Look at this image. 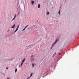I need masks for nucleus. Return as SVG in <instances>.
Wrapping results in <instances>:
<instances>
[{"label":"nucleus","instance_id":"obj_2","mask_svg":"<svg viewBox=\"0 0 79 79\" xmlns=\"http://www.w3.org/2000/svg\"><path fill=\"white\" fill-rule=\"evenodd\" d=\"M19 25L17 27L16 30L15 31H14V32H16V31H18V29H19Z\"/></svg>","mask_w":79,"mask_h":79},{"label":"nucleus","instance_id":"obj_5","mask_svg":"<svg viewBox=\"0 0 79 79\" xmlns=\"http://www.w3.org/2000/svg\"><path fill=\"white\" fill-rule=\"evenodd\" d=\"M26 59H25V58H24L22 60V63H24V61H25V60Z\"/></svg>","mask_w":79,"mask_h":79},{"label":"nucleus","instance_id":"obj_14","mask_svg":"<svg viewBox=\"0 0 79 79\" xmlns=\"http://www.w3.org/2000/svg\"><path fill=\"white\" fill-rule=\"evenodd\" d=\"M15 19V18L14 17L12 20V21L13 20H14V19Z\"/></svg>","mask_w":79,"mask_h":79},{"label":"nucleus","instance_id":"obj_4","mask_svg":"<svg viewBox=\"0 0 79 79\" xmlns=\"http://www.w3.org/2000/svg\"><path fill=\"white\" fill-rule=\"evenodd\" d=\"M31 4H32V5H34V3H35L34 1H31Z\"/></svg>","mask_w":79,"mask_h":79},{"label":"nucleus","instance_id":"obj_8","mask_svg":"<svg viewBox=\"0 0 79 79\" xmlns=\"http://www.w3.org/2000/svg\"><path fill=\"white\" fill-rule=\"evenodd\" d=\"M32 65L33 68H34V64H32Z\"/></svg>","mask_w":79,"mask_h":79},{"label":"nucleus","instance_id":"obj_21","mask_svg":"<svg viewBox=\"0 0 79 79\" xmlns=\"http://www.w3.org/2000/svg\"><path fill=\"white\" fill-rule=\"evenodd\" d=\"M31 46H29V47H31Z\"/></svg>","mask_w":79,"mask_h":79},{"label":"nucleus","instance_id":"obj_17","mask_svg":"<svg viewBox=\"0 0 79 79\" xmlns=\"http://www.w3.org/2000/svg\"><path fill=\"white\" fill-rule=\"evenodd\" d=\"M20 66V65H19V68H21V66Z\"/></svg>","mask_w":79,"mask_h":79},{"label":"nucleus","instance_id":"obj_25","mask_svg":"<svg viewBox=\"0 0 79 79\" xmlns=\"http://www.w3.org/2000/svg\"><path fill=\"white\" fill-rule=\"evenodd\" d=\"M28 29H29V28H28Z\"/></svg>","mask_w":79,"mask_h":79},{"label":"nucleus","instance_id":"obj_15","mask_svg":"<svg viewBox=\"0 0 79 79\" xmlns=\"http://www.w3.org/2000/svg\"><path fill=\"white\" fill-rule=\"evenodd\" d=\"M16 14H15V17H15V18H16Z\"/></svg>","mask_w":79,"mask_h":79},{"label":"nucleus","instance_id":"obj_11","mask_svg":"<svg viewBox=\"0 0 79 79\" xmlns=\"http://www.w3.org/2000/svg\"><path fill=\"white\" fill-rule=\"evenodd\" d=\"M59 13V15H60V10L59 11V13Z\"/></svg>","mask_w":79,"mask_h":79},{"label":"nucleus","instance_id":"obj_27","mask_svg":"<svg viewBox=\"0 0 79 79\" xmlns=\"http://www.w3.org/2000/svg\"><path fill=\"white\" fill-rule=\"evenodd\" d=\"M7 31H9V30H8Z\"/></svg>","mask_w":79,"mask_h":79},{"label":"nucleus","instance_id":"obj_26","mask_svg":"<svg viewBox=\"0 0 79 79\" xmlns=\"http://www.w3.org/2000/svg\"><path fill=\"white\" fill-rule=\"evenodd\" d=\"M38 22H39V21H38V20L37 21Z\"/></svg>","mask_w":79,"mask_h":79},{"label":"nucleus","instance_id":"obj_9","mask_svg":"<svg viewBox=\"0 0 79 79\" xmlns=\"http://www.w3.org/2000/svg\"><path fill=\"white\" fill-rule=\"evenodd\" d=\"M33 73H31V75L30 76V77H31V76H32V74H33Z\"/></svg>","mask_w":79,"mask_h":79},{"label":"nucleus","instance_id":"obj_24","mask_svg":"<svg viewBox=\"0 0 79 79\" xmlns=\"http://www.w3.org/2000/svg\"><path fill=\"white\" fill-rule=\"evenodd\" d=\"M7 79H9V78H7Z\"/></svg>","mask_w":79,"mask_h":79},{"label":"nucleus","instance_id":"obj_10","mask_svg":"<svg viewBox=\"0 0 79 79\" xmlns=\"http://www.w3.org/2000/svg\"><path fill=\"white\" fill-rule=\"evenodd\" d=\"M17 70H18V69H16L15 70V73H16L17 72Z\"/></svg>","mask_w":79,"mask_h":79},{"label":"nucleus","instance_id":"obj_22","mask_svg":"<svg viewBox=\"0 0 79 79\" xmlns=\"http://www.w3.org/2000/svg\"><path fill=\"white\" fill-rule=\"evenodd\" d=\"M19 13H20V12L19 11V13H18V14H19Z\"/></svg>","mask_w":79,"mask_h":79},{"label":"nucleus","instance_id":"obj_13","mask_svg":"<svg viewBox=\"0 0 79 79\" xmlns=\"http://www.w3.org/2000/svg\"><path fill=\"white\" fill-rule=\"evenodd\" d=\"M23 62H22L21 63V66H23Z\"/></svg>","mask_w":79,"mask_h":79},{"label":"nucleus","instance_id":"obj_23","mask_svg":"<svg viewBox=\"0 0 79 79\" xmlns=\"http://www.w3.org/2000/svg\"><path fill=\"white\" fill-rule=\"evenodd\" d=\"M60 54H61V53H60L59 55H60Z\"/></svg>","mask_w":79,"mask_h":79},{"label":"nucleus","instance_id":"obj_20","mask_svg":"<svg viewBox=\"0 0 79 79\" xmlns=\"http://www.w3.org/2000/svg\"><path fill=\"white\" fill-rule=\"evenodd\" d=\"M24 30H25V29H24V28L23 29V30H22V31H24Z\"/></svg>","mask_w":79,"mask_h":79},{"label":"nucleus","instance_id":"obj_12","mask_svg":"<svg viewBox=\"0 0 79 79\" xmlns=\"http://www.w3.org/2000/svg\"><path fill=\"white\" fill-rule=\"evenodd\" d=\"M27 26H28V25H27L25 27V28H24V29H26V27H27Z\"/></svg>","mask_w":79,"mask_h":79},{"label":"nucleus","instance_id":"obj_3","mask_svg":"<svg viewBox=\"0 0 79 79\" xmlns=\"http://www.w3.org/2000/svg\"><path fill=\"white\" fill-rule=\"evenodd\" d=\"M57 41H58V40H57V39L56 40L55 42L52 44V47L51 48V49H52V48L53 47V46L54 45V44H56V42H57Z\"/></svg>","mask_w":79,"mask_h":79},{"label":"nucleus","instance_id":"obj_7","mask_svg":"<svg viewBox=\"0 0 79 79\" xmlns=\"http://www.w3.org/2000/svg\"><path fill=\"white\" fill-rule=\"evenodd\" d=\"M38 8H39L40 7V4H38Z\"/></svg>","mask_w":79,"mask_h":79},{"label":"nucleus","instance_id":"obj_16","mask_svg":"<svg viewBox=\"0 0 79 79\" xmlns=\"http://www.w3.org/2000/svg\"><path fill=\"white\" fill-rule=\"evenodd\" d=\"M47 15H49V12H47Z\"/></svg>","mask_w":79,"mask_h":79},{"label":"nucleus","instance_id":"obj_19","mask_svg":"<svg viewBox=\"0 0 79 79\" xmlns=\"http://www.w3.org/2000/svg\"><path fill=\"white\" fill-rule=\"evenodd\" d=\"M8 69V67L6 68V69Z\"/></svg>","mask_w":79,"mask_h":79},{"label":"nucleus","instance_id":"obj_18","mask_svg":"<svg viewBox=\"0 0 79 79\" xmlns=\"http://www.w3.org/2000/svg\"><path fill=\"white\" fill-rule=\"evenodd\" d=\"M30 79V77H27V79Z\"/></svg>","mask_w":79,"mask_h":79},{"label":"nucleus","instance_id":"obj_1","mask_svg":"<svg viewBox=\"0 0 79 79\" xmlns=\"http://www.w3.org/2000/svg\"><path fill=\"white\" fill-rule=\"evenodd\" d=\"M31 62H33V61H34V57L33 56V55H32L31 56Z\"/></svg>","mask_w":79,"mask_h":79},{"label":"nucleus","instance_id":"obj_6","mask_svg":"<svg viewBox=\"0 0 79 79\" xmlns=\"http://www.w3.org/2000/svg\"><path fill=\"white\" fill-rule=\"evenodd\" d=\"M15 24H14L12 27H11V28L12 29H14V28H15Z\"/></svg>","mask_w":79,"mask_h":79}]
</instances>
